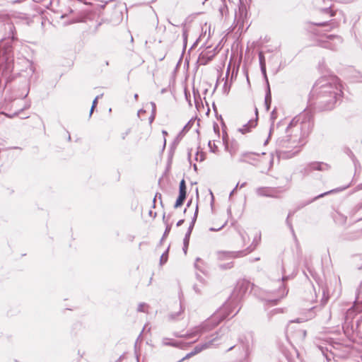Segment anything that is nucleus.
Instances as JSON below:
<instances>
[{"label": "nucleus", "instance_id": "1", "mask_svg": "<svg viewBox=\"0 0 362 362\" xmlns=\"http://www.w3.org/2000/svg\"><path fill=\"white\" fill-rule=\"evenodd\" d=\"M313 127V122L308 112L293 118L286 129V135L279 137L276 141V155L278 158L288 159L295 156Z\"/></svg>", "mask_w": 362, "mask_h": 362}, {"label": "nucleus", "instance_id": "2", "mask_svg": "<svg viewBox=\"0 0 362 362\" xmlns=\"http://www.w3.org/2000/svg\"><path fill=\"white\" fill-rule=\"evenodd\" d=\"M338 81L336 77L329 79L321 78L314 86V91L318 92V99L325 110L333 108L334 105L341 97V86Z\"/></svg>", "mask_w": 362, "mask_h": 362}, {"label": "nucleus", "instance_id": "3", "mask_svg": "<svg viewBox=\"0 0 362 362\" xmlns=\"http://www.w3.org/2000/svg\"><path fill=\"white\" fill-rule=\"evenodd\" d=\"M228 303L224 305L223 308H221L212 317L207 321L204 322L201 325L195 327L192 332L186 334V335H179L177 334H175L174 335L177 337H187L190 338L197 335H202V334L209 332L216 325L219 324V322L225 319L226 317L229 315V313H226V310L228 307Z\"/></svg>", "mask_w": 362, "mask_h": 362}, {"label": "nucleus", "instance_id": "4", "mask_svg": "<svg viewBox=\"0 0 362 362\" xmlns=\"http://www.w3.org/2000/svg\"><path fill=\"white\" fill-rule=\"evenodd\" d=\"M239 163H247L261 169L262 172L269 170L273 165V158L266 159L252 152H244L240 155Z\"/></svg>", "mask_w": 362, "mask_h": 362}, {"label": "nucleus", "instance_id": "5", "mask_svg": "<svg viewBox=\"0 0 362 362\" xmlns=\"http://www.w3.org/2000/svg\"><path fill=\"white\" fill-rule=\"evenodd\" d=\"M250 286V284L247 281H239L230 298V302L237 303L242 298Z\"/></svg>", "mask_w": 362, "mask_h": 362}, {"label": "nucleus", "instance_id": "6", "mask_svg": "<svg viewBox=\"0 0 362 362\" xmlns=\"http://www.w3.org/2000/svg\"><path fill=\"white\" fill-rule=\"evenodd\" d=\"M257 244L250 245L247 248V252L245 251H235V252H226L221 251L218 252V258L221 260H227L233 258H237L246 255L247 253L253 251L256 247Z\"/></svg>", "mask_w": 362, "mask_h": 362}, {"label": "nucleus", "instance_id": "7", "mask_svg": "<svg viewBox=\"0 0 362 362\" xmlns=\"http://www.w3.org/2000/svg\"><path fill=\"white\" fill-rule=\"evenodd\" d=\"M330 169V165L322 162H313L308 164L303 169V174L309 175L313 170L327 171Z\"/></svg>", "mask_w": 362, "mask_h": 362}, {"label": "nucleus", "instance_id": "8", "mask_svg": "<svg viewBox=\"0 0 362 362\" xmlns=\"http://www.w3.org/2000/svg\"><path fill=\"white\" fill-rule=\"evenodd\" d=\"M256 193L260 197H275L277 189L274 187H262L256 189Z\"/></svg>", "mask_w": 362, "mask_h": 362}, {"label": "nucleus", "instance_id": "9", "mask_svg": "<svg viewBox=\"0 0 362 362\" xmlns=\"http://www.w3.org/2000/svg\"><path fill=\"white\" fill-rule=\"evenodd\" d=\"M162 344L163 346H170L176 348L184 349L185 343L182 341H174L169 338H163L162 339Z\"/></svg>", "mask_w": 362, "mask_h": 362}, {"label": "nucleus", "instance_id": "10", "mask_svg": "<svg viewBox=\"0 0 362 362\" xmlns=\"http://www.w3.org/2000/svg\"><path fill=\"white\" fill-rule=\"evenodd\" d=\"M215 339H210L203 344H198L197 345L194 350L192 351V352L194 353V355L200 353L201 351H202L203 350H205L209 347H211V346L212 345L213 342H214V340Z\"/></svg>", "mask_w": 362, "mask_h": 362}, {"label": "nucleus", "instance_id": "11", "mask_svg": "<svg viewBox=\"0 0 362 362\" xmlns=\"http://www.w3.org/2000/svg\"><path fill=\"white\" fill-rule=\"evenodd\" d=\"M257 125V119L255 120H250L247 124L243 125L242 127L238 129V131L242 134H245L250 131V129L255 127Z\"/></svg>", "mask_w": 362, "mask_h": 362}, {"label": "nucleus", "instance_id": "12", "mask_svg": "<svg viewBox=\"0 0 362 362\" xmlns=\"http://www.w3.org/2000/svg\"><path fill=\"white\" fill-rule=\"evenodd\" d=\"M179 195L186 197V185L184 180L180 183Z\"/></svg>", "mask_w": 362, "mask_h": 362}, {"label": "nucleus", "instance_id": "13", "mask_svg": "<svg viewBox=\"0 0 362 362\" xmlns=\"http://www.w3.org/2000/svg\"><path fill=\"white\" fill-rule=\"evenodd\" d=\"M305 336L306 331L304 329H299L296 332L293 337L298 339L303 340L305 338Z\"/></svg>", "mask_w": 362, "mask_h": 362}, {"label": "nucleus", "instance_id": "14", "mask_svg": "<svg viewBox=\"0 0 362 362\" xmlns=\"http://www.w3.org/2000/svg\"><path fill=\"white\" fill-rule=\"evenodd\" d=\"M349 187V185H347V186H346V187H342V188H337V189H332V190L328 191V192H325V193H322V194H321L318 195L317 197H316L315 198V199H317V198H320V197H324V196H325V195H327V194H330V193H332V192H340V191H342V190H344V189H345L348 188Z\"/></svg>", "mask_w": 362, "mask_h": 362}, {"label": "nucleus", "instance_id": "15", "mask_svg": "<svg viewBox=\"0 0 362 362\" xmlns=\"http://www.w3.org/2000/svg\"><path fill=\"white\" fill-rule=\"evenodd\" d=\"M271 101H272V97H271L270 89H269V87L268 88V92H267V95L265 96V100H264L266 108H267V110H269V109Z\"/></svg>", "mask_w": 362, "mask_h": 362}, {"label": "nucleus", "instance_id": "16", "mask_svg": "<svg viewBox=\"0 0 362 362\" xmlns=\"http://www.w3.org/2000/svg\"><path fill=\"white\" fill-rule=\"evenodd\" d=\"M197 211H198V207L197 206V209H196V211H195V214H194V218H193V220H192V223H191V225H190V226H189V230H188V231H187V233H186L185 237V238H187V240H189V235H190V233H191V231H192V227H193V226H194V221H195V220H196V217H197Z\"/></svg>", "mask_w": 362, "mask_h": 362}, {"label": "nucleus", "instance_id": "17", "mask_svg": "<svg viewBox=\"0 0 362 362\" xmlns=\"http://www.w3.org/2000/svg\"><path fill=\"white\" fill-rule=\"evenodd\" d=\"M185 198H186V197H182V196L179 195V196H178V198H177V200H176V202H175V204L174 207H175V208H178V207H180V206L183 204V202H184V201H185Z\"/></svg>", "mask_w": 362, "mask_h": 362}, {"label": "nucleus", "instance_id": "18", "mask_svg": "<svg viewBox=\"0 0 362 362\" xmlns=\"http://www.w3.org/2000/svg\"><path fill=\"white\" fill-rule=\"evenodd\" d=\"M212 57H213V55H211V56H206V54L205 53H202L200 54L199 59L201 61H203L204 59H206V60L204 62H202L203 64H206L209 61L211 60Z\"/></svg>", "mask_w": 362, "mask_h": 362}, {"label": "nucleus", "instance_id": "19", "mask_svg": "<svg viewBox=\"0 0 362 362\" xmlns=\"http://www.w3.org/2000/svg\"><path fill=\"white\" fill-rule=\"evenodd\" d=\"M328 300H329V296L327 293L326 291L324 289L323 290V296L321 300L322 305H325L327 303Z\"/></svg>", "mask_w": 362, "mask_h": 362}, {"label": "nucleus", "instance_id": "20", "mask_svg": "<svg viewBox=\"0 0 362 362\" xmlns=\"http://www.w3.org/2000/svg\"><path fill=\"white\" fill-rule=\"evenodd\" d=\"M167 260H168V251H166L161 255L160 259V264H165L167 262Z\"/></svg>", "mask_w": 362, "mask_h": 362}, {"label": "nucleus", "instance_id": "21", "mask_svg": "<svg viewBox=\"0 0 362 362\" xmlns=\"http://www.w3.org/2000/svg\"><path fill=\"white\" fill-rule=\"evenodd\" d=\"M147 307L146 303H140L138 306L137 310L139 312H146L145 308Z\"/></svg>", "mask_w": 362, "mask_h": 362}, {"label": "nucleus", "instance_id": "22", "mask_svg": "<svg viewBox=\"0 0 362 362\" xmlns=\"http://www.w3.org/2000/svg\"><path fill=\"white\" fill-rule=\"evenodd\" d=\"M233 262H230L226 264H221L220 267L222 269H230V268L233 267Z\"/></svg>", "mask_w": 362, "mask_h": 362}, {"label": "nucleus", "instance_id": "23", "mask_svg": "<svg viewBox=\"0 0 362 362\" xmlns=\"http://www.w3.org/2000/svg\"><path fill=\"white\" fill-rule=\"evenodd\" d=\"M327 38L329 40L336 39L339 43L341 42V38L337 35H328Z\"/></svg>", "mask_w": 362, "mask_h": 362}, {"label": "nucleus", "instance_id": "24", "mask_svg": "<svg viewBox=\"0 0 362 362\" xmlns=\"http://www.w3.org/2000/svg\"><path fill=\"white\" fill-rule=\"evenodd\" d=\"M259 59L260 66H262V64H265L264 57L262 52H259Z\"/></svg>", "mask_w": 362, "mask_h": 362}, {"label": "nucleus", "instance_id": "25", "mask_svg": "<svg viewBox=\"0 0 362 362\" xmlns=\"http://www.w3.org/2000/svg\"><path fill=\"white\" fill-rule=\"evenodd\" d=\"M188 245H189V240H187V238H185L184 239V247H183V251H184L185 254L187 253Z\"/></svg>", "mask_w": 362, "mask_h": 362}, {"label": "nucleus", "instance_id": "26", "mask_svg": "<svg viewBox=\"0 0 362 362\" xmlns=\"http://www.w3.org/2000/svg\"><path fill=\"white\" fill-rule=\"evenodd\" d=\"M193 356H194V353L192 351H191L190 353L187 354L184 358H182L181 360H180L177 362H182L185 359L189 358H191Z\"/></svg>", "mask_w": 362, "mask_h": 362}, {"label": "nucleus", "instance_id": "27", "mask_svg": "<svg viewBox=\"0 0 362 362\" xmlns=\"http://www.w3.org/2000/svg\"><path fill=\"white\" fill-rule=\"evenodd\" d=\"M99 97H100V96H97V97L94 99V100H93V105H92L91 109H90V115H91V114H92V112H93V109H94L95 106V105H96V104H97V100H98V99L99 98Z\"/></svg>", "mask_w": 362, "mask_h": 362}, {"label": "nucleus", "instance_id": "28", "mask_svg": "<svg viewBox=\"0 0 362 362\" xmlns=\"http://www.w3.org/2000/svg\"><path fill=\"white\" fill-rule=\"evenodd\" d=\"M158 199L159 200H160V202L162 203L161 202V194L160 193H156L154 198H153V203L156 202V199Z\"/></svg>", "mask_w": 362, "mask_h": 362}, {"label": "nucleus", "instance_id": "29", "mask_svg": "<svg viewBox=\"0 0 362 362\" xmlns=\"http://www.w3.org/2000/svg\"><path fill=\"white\" fill-rule=\"evenodd\" d=\"M225 224L226 223L223 224L221 226H220L219 228H210L209 230L210 231H218V230H220L221 229H222L224 227Z\"/></svg>", "mask_w": 362, "mask_h": 362}, {"label": "nucleus", "instance_id": "30", "mask_svg": "<svg viewBox=\"0 0 362 362\" xmlns=\"http://www.w3.org/2000/svg\"><path fill=\"white\" fill-rule=\"evenodd\" d=\"M194 290L195 291L196 293H202V289L201 288L199 287L198 285H194Z\"/></svg>", "mask_w": 362, "mask_h": 362}, {"label": "nucleus", "instance_id": "31", "mask_svg": "<svg viewBox=\"0 0 362 362\" xmlns=\"http://www.w3.org/2000/svg\"><path fill=\"white\" fill-rule=\"evenodd\" d=\"M261 71H262V74L264 75V76L267 77V75H266V65L265 64H262V66H261Z\"/></svg>", "mask_w": 362, "mask_h": 362}, {"label": "nucleus", "instance_id": "32", "mask_svg": "<svg viewBox=\"0 0 362 362\" xmlns=\"http://www.w3.org/2000/svg\"><path fill=\"white\" fill-rule=\"evenodd\" d=\"M358 295L362 298V281L361 285L358 289Z\"/></svg>", "mask_w": 362, "mask_h": 362}, {"label": "nucleus", "instance_id": "33", "mask_svg": "<svg viewBox=\"0 0 362 362\" xmlns=\"http://www.w3.org/2000/svg\"><path fill=\"white\" fill-rule=\"evenodd\" d=\"M288 216H290V214ZM286 223L288 224V226H289V228L291 229L292 232L293 233V229L292 225L289 221V216H288L286 218Z\"/></svg>", "mask_w": 362, "mask_h": 362}, {"label": "nucleus", "instance_id": "34", "mask_svg": "<svg viewBox=\"0 0 362 362\" xmlns=\"http://www.w3.org/2000/svg\"><path fill=\"white\" fill-rule=\"evenodd\" d=\"M240 235H241V238H242V239H243V241L244 243H245V242H246V239H247V238H248V237H247V234H246V233H240Z\"/></svg>", "mask_w": 362, "mask_h": 362}, {"label": "nucleus", "instance_id": "35", "mask_svg": "<svg viewBox=\"0 0 362 362\" xmlns=\"http://www.w3.org/2000/svg\"><path fill=\"white\" fill-rule=\"evenodd\" d=\"M322 11L324 13H330L331 16L334 15L333 13L329 10V8H323Z\"/></svg>", "mask_w": 362, "mask_h": 362}, {"label": "nucleus", "instance_id": "36", "mask_svg": "<svg viewBox=\"0 0 362 362\" xmlns=\"http://www.w3.org/2000/svg\"><path fill=\"white\" fill-rule=\"evenodd\" d=\"M151 105L152 107V113L156 112V104L153 102H151Z\"/></svg>", "mask_w": 362, "mask_h": 362}, {"label": "nucleus", "instance_id": "37", "mask_svg": "<svg viewBox=\"0 0 362 362\" xmlns=\"http://www.w3.org/2000/svg\"><path fill=\"white\" fill-rule=\"evenodd\" d=\"M154 117H155V113H152L151 116L149 118V121L151 123L153 121Z\"/></svg>", "mask_w": 362, "mask_h": 362}, {"label": "nucleus", "instance_id": "38", "mask_svg": "<svg viewBox=\"0 0 362 362\" xmlns=\"http://www.w3.org/2000/svg\"><path fill=\"white\" fill-rule=\"evenodd\" d=\"M208 144H209V148L211 149V151L213 152H214V149L213 148L212 142L211 141H209Z\"/></svg>", "mask_w": 362, "mask_h": 362}, {"label": "nucleus", "instance_id": "39", "mask_svg": "<svg viewBox=\"0 0 362 362\" xmlns=\"http://www.w3.org/2000/svg\"><path fill=\"white\" fill-rule=\"evenodd\" d=\"M183 223H184V220H183V219L180 220V221L177 223V226H180Z\"/></svg>", "mask_w": 362, "mask_h": 362}, {"label": "nucleus", "instance_id": "40", "mask_svg": "<svg viewBox=\"0 0 362 362\" xmlns=\"http://www.w3.org/2000/svg\"><path fill=\"white\" fill-rule=\"evenodd\" d=\"M200 260H201V259H200V258H197V259H196V262H195V264H194V265H195V267H197V262H199V261H200Z\"/></svg>", "mask_w": 362, "mask_h": 362}, {"label": "nucleus", "instance_id": "41", "mask_svg": "<svg viewBox=\"0 0 362 362\" xmlns=\"http://www.w3.org/2000/svg\"><path fill=\"white\" fill-rule=\"evenodd\" d=\"M317 25H318L320 26H324L325 25V23H317Z\"/></svg>", "mask_w": 362, "mask_h": 362}, {"label": "nucleus", "instance_id": "42", "mask_svg": "<svg viewBox=\"0 0 362 362\" xmlns=\"http://www.w3.org/2000/svg\"><path fill=\"white\" fill-rule=\"evenodd\" d=\"M138 97H139V96H138V94H136H136L134 95V99H135L136 100H137Z\"/></svg>", "mask_w": 362, "mask_h": 362}, {"label": "nucleus", "instance_id": "43", "mask_svg": "<svg viewBox=\"0 0 362 362\" xmlns=\"http://www.w3.org/2000/svg\"><path fill=\"white\" fill-rule=\"evenodd\" d=\"M238 186H239V184L238 183V184L236 185L235 187L233 190H234V192H235V191H236V189H237V188L238 187Z\"/></svg>", "mask_w": 362, "mask_h": 362}, {"label": "nucleus", "instance_id": "44", "mask_svg": "<svg viewBox=\"0 0 362 362\" xmlns=\"http://www.w3.org/2000/svg\"><path fill=\"white\" fill-rule=\"evenodd\" d=\"M288 279V276H283L282 277V281H284L285 280H286Z\"/></svg>", "mask_w": 362, "mask_h": 362}, {"label": "nucleus", "instance_id": "45", "mask_svg": "<svg viewBox=\"0 0 362 362\" xmlns=\"http://www.w3.org/2000/svg\"><path fill=\"white\" fill-rule=\"evenodd\" d=\"M272 131H273V128H271L270 129V132H269V137H270Z\"/></svg>", "mask_w": 362, "mask_h": 362}, {"label": "nucleus", "instance_id": "46", "mask_svg": "<svg viewBox=\"0 0 362 362\" xmlns=\"http://www.w3.org/2000/svg\"><path fill=\"white\" fill-rule=\"evenodd\" d=\"M128 134V132H126L123 136H122V139H125V136L126 135Z\"/></svg>", "mask_w": 362, "mask_h": 362}, {"label": "nucleus", "instance_id": "47", "mask_svg": "<svg viewBox=\"0 0 362 362\" xmlns=\"http://www.w3.org/2000/svg\"><path fill=\"white\" fill-rule=\"evenodd\" d=\"M245 184H246L245 182L243 183L242 185H240V188L243 187L245 185Z\"/></svg>", "mask_w": 362, "mask_h": 362}, {"label": "nucleus", "instance_id": "48", "mask_svg": "<svg viewBox=\"0 0 362 362\" xmlns=\"http://www.w3.org/2000/svg\"><path fill=\"white\" fill-rule=\"evenodd\" d=\"M162 133L164 134V135H166L167 134V132L165 131V130H163Z\"/></svg>", "mask_w": 362, "mask_h": 362}, {"label": "nucleus", "instance_id": "49", "mask_svg": "<svg viewBox=\"0 0 362 362\" xmlns=\"http://www.w3.org/2000/svg\"><path fill=\"white\" fill-rule=\"evenodd\" d=\"M234 190H232V192L230 193V197H231L234 194Z\"/></svg>", "mask_w": 362, "mask_h": 362}, {"label": "nucleus", "instance_id": "50", "mask_svg": "<svg viewBox=\"0 0 362 362\" xmlns=\"http://www.w3.org/2000/svg\"><path fill=\"white\" fill-rule=\"evenodd\" d=\"M212 337H214L211 339H215L214 341L216 339L217 337H214V334H212Z\"/></svg>", "mask_w": 362, "mask_h": 362}, {"label": "nucleus", "instance_id": "51", "mask_svg": "<svg viewBox=\"0 0 362 362\" xmlns=\"http://www.w3.org/2000/svg\"><path fill=\"white\" fill-rule=\"evenodd\" d=\"M255 112H256V115H257V108L255 109Z\"/></svg>", "mask_w": 362, "mask_h": 362}]
</instances>
